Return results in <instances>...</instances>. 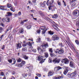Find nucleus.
<instances>
[{"mask_svg": "<svg viewBox=\"0 0 79 79\" xmlns=\"http://www.w3.org/2000/svg\"><path fill=\"white\" fill-rule=\"evenodd\" d=\"M69 71V69H68V68H65V69L64 70V75H66V74H67V73L68 71Z\"/></svg>", "mask_w": 79, "mask_h": 79, "instance_id": "nucleus-16", "label": "nucleus"}, {"mask_svg": "<svg viewBox=\"0 0 79 79\" xmlns=\"http://www.w3.org/2000/svg\"><path fill=\"white\" fill-rule=\"evenodd\" d=\"M43 57L42 56H39L38 58H37V60L38 61H40V63H43L44 62V59L42 58Z\"/></svg>", "mask_w": 79, "mask_h": 79, "instance_id": "nucleus-4", "label": "nucleus"}, {"mask_svg": "<svg viewBox=\"0 0 79 79\" xmlns=\"http://www.w3.org/2000/svg\"><path fill=\"white\" fill-rule=\"evenodd\" d=\"M69 58L70 60H73V58H71V57L69 56L68 57Z\"/></svg>", "mask_w": 79, "mask_h": 79, "instance_id": "nucleus-59", "label": "nucleus"}, {"mask_svg": "<svg viewBox=\"0 0 79 79\" xmlns=\"http://www.w3.org/2000/svg\"><path fill=\"white\" fill-rule=\"evenodd\" d=\"M62 61L64 62L65 64H68V63H69V60L66 58L64 59Z\"/></svg>", "mask_w": 79, "mask_h": 79, "instance_id": "nucleus-15", "label": "nucleus"}, {"mask_svg": "<svg viewBox=\"0 0 79 79\" xmlns=\"http://www.w3.org/2000/svg\"><path fill=\"white\" fill-rule=\"evenodd\" d=\"M15 72H13L12 73V74L14 75V74H15Z\"/></svg>", "mask_w": 79, "mask_h": 79, "instance_id": "nucleus-64", "label": "nucleus"}, {"mask_svg": "<svg viewBox=\"0 0 79 79\" xmlns=\"http://www.w3.org/2000/svg\"><path fill=\"white\" fill-rule=\"evenodd\" d=\"M22 51H23L24 52H25V51H26L27 50V48H26V47L24 48H23L22 49Z\"/></svg>", "mask_w": 79, "mask_h": 79, "instance_id": "nucleus-38", "label": "nucleus"}, {"mask_svg": "<svg viewBox=\"0 0 79 79\" xmlns=\"http://www.w3.org/2000/svg\"><path fill=\"white\" fill-rule=\"evenodd\" d=\"M26 64V62L25 61H22L20 64H19L18 65V67H22L23 66H24Z\"/></svg>", "mask_w": 79, "mask_h": 79, "instance_id": "nucleus-12", "label": "nucleus"}, {"mask_svg": "<svg viewBox=\"0 0 79 79\" xmlns=\"http://www.w3.org/2000/svg\"><path fill=\"white\" fill-rule=\"evenodd\" d=\"M76 75V72H73V73H71L70 76L71 77H74Z\"/></svg>", "mask_w": 79, "mask_h": 79, "instance_id": "nucleus-17", "label": "nucleus"}, {"mask_svg": "<svg viewBox=\"0 0 79 79\" xmlns=\"http://www.w3.org/2000/svg\"><path fill=\"white\" fill-rule=\"evenodd\" d=\"M27 43H26L25 44V42H23V47H26V45H27Z\"/></svg>", "mask_w": 79, "mask_h": 79, "instance_id": "nucleus-40", "label": "nucleus"}, {"mask_svg": "<svg viewBox=\"0 0 79 79\" xmlns=\"http://www.w3.org/2000/svg\"><path fill=\"white\" fill-rule=\"evenodd\" d=\"M58 17V16L57 14H54V15L52 16V18H54V19H56Z\"/></svg>", "mask_w": 79, "mask_h": 79, "instance_id": "nucleus-23", "label": "nucleus"}, {"mask_svg": "<svg viewBox=\"0 0 79 79\" xmlns=\"http://www.w3.org/2000/svg\"><path fill=\"white\" fill-rule=\"evenodd\" d=\"M36 1H37V0H33L32 1V2L33 3H36Z\"/></svg>", "mask_w": 79, "mask_h": 79, "instance_id": "nucleus-53", "label": "nucleus"}, {"mask_svg": "<svg viewBox=\"0 0 79 79\" xmlns=\"http://www.w3.org/2000/svg\"><path fill=\"white\" fill-rule=\"evenodd\" d=\"M60 59L56 58L53 60V63L54 64H56V63H60Z\"/></svg>", "mask_w": 79, "mask_h": 79, "instance_id": "nucleus-8", "label": "nucleus"}, {"mask_svg": "<svg viewBox=\"0 0 79 79\" xmlns=\"http://www.w3.org/2000/svg\"><path fill=\"white\" fill-rule=\"evenodd\" d=\"M49 52H50V53H53V49L52 48H49Z\"/></svg>", "mask_w": 79, "mask_h": 79, "instance_id": "nucleus-31", "label": "nucleus"}, {"mask_svg": "<svg viewBox=\"0 0 79 79\" xmlns=\"http://www.w3.org/2000/svg\"><path fill=\"white\" fill-rule=\"evenodd\" d=\"M16 60L19 63H20V62H21V61H22V60L21 59V58H19L18 59H17Z\"/></svg>", "mask_w": 79, "mask_h": 79, "instance_id": "nucleus-26", "label": "nucleus"}, {"mask_svg": "<svg viewBox=\"0 0 79 79\" xmlns=\"http://www.w3.org/2000/svg\"><path fill=\"white\" fill-rule=\"evenodd\" d=\"M76 56L77 57V58L79 60V55L78 54L77 55H76Z\"/></svg>", "mask_w": 79, "mask_h": 79, "instance_id": "nucleus-61", "label": "nucleus"}, {"mask_svg": "<svg viewBox=\"0 0 79 79\" xmlns=\"http://www.w3.org/2000/svg\"><path fill=\"white\" fill-rule=\"evenodd\" d=\"M61 78H63V76H59L58 77H57L58 79H60Z\"/></svg>", "mask_w": 79, "mask_h": 79, "instance_id": "nucleus-46", "label": "nucleus"}, {"mask_svg": "<svg viewBox=\"0 0 79 79\" xmlns=\"http://www.w3.org/2000/svg\"><path fill=\"white\" fill-rule=\"evenodd\" d=\"M23 32H24V29L23 28H21L20 31V33H23Z\"/></svg>", "mask_w": 79, "mask_h": 79, "instance_id": "nucleus-37", "label": "nucleus"}, {"mask_svg": "<svg viewBox=\"0 0 79 79\" xmlns=\"http://www.w3.org/2000/svg\"><path fill=\"white\" fill-rule=\"evenodd\" d=\"M47 19L53 25V27L54 28V29H55V30L57 31H60V29L58 28V27L56 26V23H55V22L52 20L50 19H49L48 17L47 18Z\"/></svg>", "mask_w": 79, "mask_h": 79, "instance_id": "nucleus-1", "label": "nucleus"}, {"mask_svg": "<svg viewBox=\"0 0 79 79\" xmlns=\"http://www.w3.org/2000/svg\"><path fill=\"white\" fill-rule=\"evenodd\" d=\"M6 22H7V23H8V22H10V18H9L8 17L6 18Z\"/></svg>", "mask_w": 79, "mask_h": 79, "instance_id": "nucleus-32", "label": "nucleus"}, {"mask_svg": "<svg viewBox=\"0 0 79 79\" xmlns=\"http://www.w3.org/2000/svg\"><path fill=\"white\" fill-rule=\"evenodd\" d=\"M53 3H54V0H48L46 4L48 6H50L52 5Z\"/></svg>", "mask_w": 79, "mask_h": 79, "instance_id": "nucleus-5", "label": "nucleus"}, {"mask_svg": "<svg viewBox=\"0 0 79 79\" xmlns=\"http://www.w3.org/2000/svg\"><path fill=\"white\" fill-rule=\"evenodd\" d=\"M66 42H67L68 45H69H69H71V41L69 40L66 41Z\"/></svg>", "mask_w": 79, "mask_h": 79, "instance_id": "nucleus-28", "label": "nucleus"}, {"mask_svg": "<svg viewBox=\"0 0 79 79\" xmlns=\"http://www.w3.org/2000/svg\"><path fill=\"white\" fill-rule=\"evenodd\" d=\"M5 45H3L2 47V50H4L5 48Z\"/></svg>", "mask_w": 79, "mask_h": 79, "instance_id": "nucleus-55", "label": "nucleus"}, {"mask_svg": "<svg viewBox=\"0 0 79 79\" xmlns=\"http://www.w3.org/2000/svg\"><path fill=\"white\" fill-rule=\"evenodd\" d=\"M4 29L2 28V27H0V33H2Z\"/></svg>", "mask_w": 79, "mask_h": 79, "instance_id": "nucleus-34", "label": "nucleus"}, {"mask_svg": "<svg viewBox=\"0 0 79 79\" xmlns=\"http://www.w3.org/2000/svg\"><path fill=\"white\" fill-rule=\"evenodd\" d=\"M4 36V35H1L0 37L1 38H2V39L3 38V36Z\"/></svg>", "mask_w": 79, "mask_h": 79, "instance_id": "nucleus-63", "label": "nucleus"}, {"mask_svg": "<svg viewBox=\"0 0 79 79\" xmlns=\"http://www.w3.org/2000/svg\"><path fill=\"white\" fill-rule=\"evenodd\" d=\"M52 38L54 41L56 40H58V39H59V37L56 35H54L52 36Z\"/></svg>", "mask_w": 79, "mask_h": 79, "instance_id": "nucleus-11", "label": "nucleus"}, {"mask_svg": "<svg viewBox=\"0 0 79 79\" xmlns=\"http://www.w3.org/2000/svg\"><path fill=\"white\" fill-rule=\"evenodd\" d=\"M73 15L76 16H78L79 15V10H76L73 12Z\"/></svg>", "mask_w": 79, "mask_h": 79, "instance_id": "nucleus-10", "label": "nucleus"}, {"mask_svg": "<svg viewBox=\"0 0 79 79\" xmlns=\"http://www.w3.org/2000/svg\"><path fill=\"white\" fill-rule=\"evenodd\" d=\"M27 29H31V25H28L27 27Z\"/></svg>", "mask_w": 79, "mask_h": 79, "instance_id": "nucleus-44", "label": "nucleus"}, {"mask_svg": "<svg viewBox=\"0 0 79 79\" xmlns=\"http://www.w3.org/2000/svg\"><path fill=\"white\" fill-rule=\"evenodd\" d=\"M54 73L53 72H50L48 73V76H52V75H53Z\"/></svg>", "mask_w": 79, "mask_h": 79, "instance_id": "nucleus-21", "label": "nucleus"}, {"mask_svg": "<svg viewBox=\"0 0 79 79\" xmlns=\"http://www.w3.org/2000/svg\"><path fill=\"white\" fill-rule=\"evenodd\" d=\"M41 40L40 39V37H39V39L36 40V42H38V43H40V42Z\"/></svg>", "mask_w": 79, "mask_h": 79, "instance_id": "nucleus-35", "label": "nucleus"}, {"mask_svg": "<svg viewBox=\"0 0 79 79\" xmlns=\"http://www.w3.org/2000/svg\"><path fill=\"white\" fill-rule=\"evenodd\" d=\"M69 65L70 67H71L73 68H75V67H74V62L72 61H70L69 63Z\"/></svg>", "mask_w": 79, "mask_h": 79, "instance_id": "nucleus-13", "label": "nucleus"}, {"mask_svg": "<svg viewBox=\"0 0 79 79\" xmlns=\"http://www.w3.org/2000/svg\"><path fill=\"white\" fill-rule=\"evenodd\" d=\"M39 14L40 15V16H43V17H44V13H43V12H42L41 11H40L39 12Z\"/></svg>", "mask_w": 79, "mask_h": 79, "instance_id": "nucleus-25", "label": "nucleus"}, {"mask_svg": "<svg viewBox=\"0 0 79 79\" xmlns=\"http://www.w3.org/2000/svg\"><path fill=\"white\" fill-rule=\"evenodd\" d=\"M24 23V22L23 21H22V22H21L20 24H23Z\"/></svg>", "mask_w": 79, "mask_h": 79, "instance_id": "nucleus-62", "label": "nucleus"}, {"mask_svg": "<svg viewBox=\"0 0 79 79\" xmlns=\"http://www.w3.org/2000/svg\"><path fill=\"white\" fill-rule=\"evenodd\" d=\"M4 7H5V6H0V10H7V9H5Z\"/></svg>", "mask_w": 79, "mask_h": 79, "instance_id": "nucleus-20", "label": "nucleus"}, {"mask_svg": "<svg viewBox=\"0 0 79 79\" xmlns=\"http://www.w3.org/2000/svg\"><path fill=\"white\" fill-rule=\"evenodd\" d=\"M55 52L56 53H58L59 54H63L64 53V51L62 49L59 50L57 49L56 50Z\"/></svg>", "mask_w": 79, "mask_h": 79, "instance_id": "nucleus-6", "label": "nucleus"}, {"mask_svg": "<svg viewBox=\"0 0 79 79\" xmlns=\"http://www.w3.org/2000/svg\"><path fill=\"white\" fill-rule=\"evenodd\" d=\"M1 25L2 26V27H5V24H4L3 23H1Z\"/></svg>", "mask_w": 79, "mask_h": 79, "instance_id": "nucleus-49", "label": "nucleus"}, {"mask_svg": "<svg viewBox=\"0 0 79 79\" xmlns=\"http://www.w3.org/2000/svg\"><path fill=\"white\" fill-rule=\"evenodd\" d=\"M62 69V68L60 66H56L54 68V71L55 72H57L60 69Z\"/></svg>", "mask_w": 79, "mask_h": 79, "instance_id": "nucleus-9", "label": "nucleus"}, {"mask_svg": "<svg viewBox=\"0 0 79 79\" xmlns=\"http://www.w3.org/2000/svg\"><path fill=\"white\" fill-rule=\"evenodd\" d=\"M37 32L38 34H40V30H38L37 31Z\"/></svg>", "mask_w": 79, "mask_h": 79, "instance_id": "nucleus-51", "label": "nucleus"}, {"mask_svg": "<svg viewBox=\"0 0 79 79\" xmlns=\"http://www.w3.org/2000/svg\"><path fill=\"white\" fill-rule=\"evenodd\" d=\"M37 50L38 51L39 53H43L44 52H45V50H44L43 48H41V47H37Z\"/></svg>", "mask_w": 79, "mask_h": 79, "instance_id": "nucleus-3", "label": "nucleus"}, {"mask_svg": "<svg viewBox=\"0 0 79 79\" xmlns=\"http://www.w3.org/2000/svg\"><path fill=\"white\" fill-rule=\"evenodd\" d=\"M2 21H6V18H4L2 19Z\"/></svg>", "mask_w": 79, "mask_h": 79, "instance_id": "nucleus-60", "label": "nucleus"}, {"mask_svg": "<svg viewBox=\"0 0 79 79\" xmlns=\"http://www.w3.org/2000/svg\"><path fill=\"white\" fill-rule=\"evenodd\" d=\"M8 61V62H9V63H12V61L13 60H12L11 59H9L7 60Z\"/></svg>", "mask_w": 79, "mask_h": 79, "instance_id": "nucleus-42", "label": "nucleus"}, {"mask_svg": "<svg viewBox=\"0 0 79 79\" xmlns=\"http://www.w3.org/2000/svg\"><path fill=\"white\" fill-rule=\"evenodd\" d=\"M48 62L49 63H52V60L51 59L49 58L48 60Z\"/></svg>", "mask_w": 79, "mask_h": 79, "instance_id": "nucleus-52", "label": "nucleus"}, {"mask_svg": "<svg viewBox=\"0 0 79 79\" xmlns=\"http://www.w3.org/2000/svg\"><path fill=\"white\" fill-rule=\"evenodd\" d=\"M44 55L45 57L46 58L48 57V52L44 53Z\"/></svg>", "mask_w": 79, "mask_h": 79, "instance_id": "nucleus-27", "label": "nucleus"}, {"mask_svg": "<svg viewBox=\"0 0 79 79\" xmlns=\"http://www.w3.org/2000/svg\"><path fill=\"white\" fill-rule=\"evenodd\" d=\"M50 54L51 56H52V57H53V56H54V54L52 53H50Z\"/></svg>", "mask_w": 79, "mask_h": 79, "instance_id": "nucleus-47", "label": "nucleus"}, {"mask_svg": "<svg viewBox=\"0 0 79 79\" xmlns=\"http://www.w3.org/2000/svg\"><path fill=\"white\" fill-rule=\"evenodd\" d=\"M48 34H50V35H53V34H54V32L52 31H49L48 32Z\"/></svg>", "mask_w": 79, "mask_h": 79, "instance_id": "nucleus-24", "label": "nucleus"}, {"mask_svg": "<svg viewBox=\"0 0 79 79\" xmlns=\"http://www.w3.org/2000/svg\"><path fill=\"white\" fill-rule=\"evenodd\" d=\"M40 29L43 30L42 31V34H45L47 30L48 29V28L47 26H43L40 27Z\"/></svg>", "mask_w": 79, "mask_h": 79, "instance_id": "nucleus-2", "label": "nucleus"}, {"mask_svg": "<svg viewBox=\"0 0 79 79\" xmlns=\"http://www.w3.org/2000/svg\"><path fill=\"white\" fill-rule=\"evenodd\" d=\"M76 5V3L74 2L72 4V6H74Z\"/></svg>", "mask_w": 79, "mask_h": 79, "instance_id": "nucleus-48", "label": "nucleus"}, {"mask_svg": "<svg viewBox=\"0 0 79 79\" xmlns=\"http://www.w3.org/2000/svg\"><path fill=\"white\" fill-rule=\"evenodd\" d=\"M75 42L76 43V44H77V45H79V41L77 40H75Z\"/></svg>", "mask_w": 79, "mask_h": 79, "instance_id": "nucleus-45", "label": "nucleus"}, {"mask_svg": "<svg viewBox=\"0 0 79 79\" xmlns=\"http://www.w3.org/2000/svg\"><path fill=\"white\" fill-rule=\"evenodd\" d=\"M31 50L34 53H36V49L33 48H32Z\"/></svg>", "mask_w": 79, "mask_h": 79, "instance_id": "nucleus-36", "label": "nucleus"}, {"mask_svg": "<svg viewBox=\"0 0 79 79\" xmlns=\"http://www.w3.org/2000/svg\"><path fill=\"white\" fill-rule=\"evenodd\" d=\"M47 41H48L49 42L50 41H51V40L49 38H48L47 39Z\"/></svg>", "mask_w": 79, "mask_h": 79, "instance_id": "nucleus-56", "label": "nucleus"}, {"mask_svg": "<svg viewBox=\"0 0 79 79\" xmlns=\"http://www.w3.org/2000/svg\"><path fill=\"white\" fill-rule=\"evenodd\" d=\"M12 28V27L11 26H10L8 29H7L6 31V32H7V31H9V30H10Z\"/></svg>", "mask_w": 79, "mask_h": 79, "instance_id": "nucleus-29", "label": "nucleus"}, {"mask_svg": "<svg viewBox=\"0 0 79 79\" xmlns=\"http://www.w3.org/2000/svg\"><path fill=\"white\" fill-rule=\"evenodd\" d=\"M57 3L58 5H59V6H61V2L59 1H57Z\"/></svg>", "mask_w": 79, "mask_h": 79, "instance_id": "nucleus-43", "label": "nucleus"}, {"mask_svg": "<svg viewBox=\"0 0 79 79\" xmlns=\"http://www.w3.org/2000/svg\"><path fill=\"white\" fill-rule=\"evenodd\" d=\"M36 75L37 76H38V77H41V76H41V74H39L38 73H36Z\"/></svg>", "mask_w": 79, "mask_h": 79, "instance_id": "nucleus-41", "label": "nucleus"}, {"mask_svg": "<svg viewBox=\"0 0 79 79\" xmlns=\"http://www.w3.org/2000/svg\"><path fill=\"white\" fill-rule=\"evenodd\" d=\"M7 7L10 8H11V7H12V5L10 4L7 3Z\"/></svg>", "mask_w": 79, "mask_h": 79, "instance_id": "nucleus-30", "label": "nucleus"}, {"mask_svg": "<svg viewBox=\"0 0 79 79\" xmlns=\"http://www.w3.org/2000/svg\"><path fill=\"white\" fill-rule=\"evenodd\" d=\"M41 47H42V48H43V49L45 50V52L46 51V48L48 47V43H46L41 45Z\"/></svg>", "mask_w": 79, "mask_h": 79, "instance_id": "nucleus-7", "label": "nucleus"}, {"mask_svg": "<svg viewBox=\"0 0 79 79\" xmlns=\"http://www.w3.org/2000/svg\"><path fill=\"white\" fill-rule=\"evenodd\" d=\"M48 8H49V10H53V11H54L55 10V9L54 10H52V8H53V7L52 6H49L48 7Z\"/></svg>", "mask_w": 79, "mask_h": 79, "instance_id": "nucleus-33", "label": "nucleus"}, {"mask_svg": "<svg viewBox=\"0 0 79 79\" xmlns=\"http://www.w3.org/2000/svg\"><path fill=\"white\" fill-rule=\"evenodd\" d=\"M27 45H29L30 47H32V44L30 42H29L27 44Z\"/></svg>", "mask_w": 79, "mask_h": 79, "instance_id": "nucleus-39", "label": "nucleus"}, {"mask_svg": "<svg viewBox=\"0 0 79 79\" xmlns=\"http://www.w3.org/2000/svg\"><path fill=\"white\" fill-rule=\"evenodd\" d=\"M16 47H17V49H18V48H21V45L20 43H18L17 44V46Z\"/></svg>", "mask_w": 79, "mask_h": 79, "instance_id": "nucleus-22", "label": "nucleus"}, {"mask_svg": "<svg viewBox=\"0 0 79 79\" xmlns=\"http://www.w3.org/2000/svg\"><path fill=\"white\" fill-rule=\"evenodd\" d=\"M1 74L2 76H4V73H3V72H1Z\"/></svg>", "mask_w": 79, "mask_h": 79, "instance_id": "nucleus-58", "label": "nucleus"}, {"mask_svg": "<svg viewBox=\"0 0 79 79\" xmlns=\"http://www.w3.org/2000/svg\"><path fill=\"white\" fill-rule=\"evenodd\" d=\"M46 3V1H44V2L43 3H42V2H40V6H42V7H44V6H45Z\"/></svg>", "mask_w": 79, "mask_h": 79, "instance_id": "nucleus-14", "label": "nucleus"}, {"mask_svg": "<svg viewBox=\"0 0 79 79\" xmlns=\"http://www.w3.org/2000/svg\"><path fill=\"white\" fill-rule=\"evenodd\" d=\"M76 25L77 26H79V22L78 21L77 22Z\"/></svg>", "mask_w": 79, "mask_h": 79, "instance_id": "nucleus-50", "label": "nucleus"}, {"mask_svg": "<svg viewBox=\"0 0 79 79\" xmlns=\"http://www.w3.org/2000/svg\"><path fill=\"white\" fill-rule=\"evenodd\" d=\"M6 16L8 17L11 16H12V13L10 12H7Z\"/></svg>", "mask_w": 79, "mask_h": 79, "instance_id": "nucleus-19", "label": "nucleus"}, {"mask_svg": "<svg viewBox=\"0 0 79 79\" xmlns=\"http://www.w3.org/2000/svg\"><path fill=\"white\" fill-rule=\"evenodd\" d=\"M22 58H24L25 60H28V58H29L28 56H26V55L24 54L22 55Z\"/></svg>", "mask_w": 79, "mask_h": 79, "instance_id": "nucleus-18", "label": "nucleus"}, {"mask_svg": "<svg viewBox=\"0 0 79 79\" xmlns=\"http://www.w3.org/2000/svg\"><path fill=\"white\" fill-rule=\"evenodd\" d=\"M18 15L19 16H20V15H21V12L19 11L18 13Z\"/></svg>", "mask_w": 79, "mask_h": 79, "instance_id": "nucleus-57", "label": "nucleus"}, {"mask_svg": "<svg viewBox=\"0 0 79 79\" xmlns=\"http://www.w3.org/2000/svg\"><path fill=\"white\" fill-rule=\"evenodd\" d=\"M16 63V60L15 59H14V63L12 64H15Z\"/></svg>", "mask_w": 79, "mask_h": 79, "instance_id": "nucleus-54", "label": "nucleus"}]
</instances>
